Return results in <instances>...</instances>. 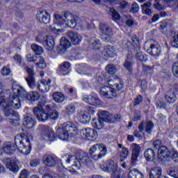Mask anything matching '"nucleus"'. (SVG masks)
Returning a JSON list of instances; mask_svg holds the SVG:
<instances>
[{
    "instance_id": "42",
    "label": "nucleus",
    "mask_w": 178,
    "mask_h": 178,
    "mask_svg": "<svg viewBox=\"0 0 178 178\" xmlns=\"http://www.w3.org/2000/svg\"><path fill=\"white\" fill-rule=\"evenodd\" d=\"M142 12L144 15L151 16V15H152V11H151V3H145L142 6Z\"/></svg>"
},
{
    "instance_id": "36",
    "label": "nucleus",
    "mask_w": 178,
    "mask_h": 178,
    "mask_svg": "<svg viewBox=\"0 0 178 178\" xmlns=\"http://www.w3.org/2000/svg\"><path fill=\"white\" fill-rule=\"evenodd\" d=\"M0 94H1L0 98L2 97L3 101H6V99H9V95H13V94L10 95V90H5L3 88V85L1 82H0Z\"/></svg>"
},
{
    "instance_id": "63",
    "label": "nucleus",
    "mask_w": 178,
    "mask_h": 178,
    "mask_svg": "<svg viewBox=\"0 0 178 178\" xmlns=\"http://www.w3.org/2000/svg\"><path fill=\"white\" fill-rule=\"evenodd\" d=\"M40 165V159H33L30 161V166L35 168Z\"/></svg>"
},
{
    "instance_id": "55",
    "label": "nucleus",
    "mask_w": 178,
    "mask_h": 178,
    "mask_svg": "<svg viewBox=\"0 0 178 178\" xmlns=\"http://www.w3.org/2000/svg\"><path fill=\"white\" fill-rule=\"evenodd\" d=\"M172 70L174 76H175V77H178V62L173 63Z\"/></svg>"
},
{
    "instance_id": "24",
    "label": "nucleus",
    "mask_w": 178,
    "mask_h": 178,
    "mask_svg": "<svg viewBox=\"0 0 178 178\" xmlns=\"http://www.w3.org/2000/svg\"><path fill=\"white\" fill-rule=\"evenodd\" d=\"M72 47V43L70 41L66 38H62L60 40V47H58V51L62 52V54H65L66 52V49H69Z\"/></svg>"
},
{
    "instance_id": "18",
    "label": "nucleus",
    "mask_w": 178,
    "mask_h": 178,
    "mask_svg": "<svg viewBox=\"0 0 178 178\" xmlns=\"http://www.w3.org/2000/svg\"><path fill=\"white\" fill-rule=\"evenodd\" d=\"M99 119L103 122H106L107 123H114L115 120L113 119V115L109 113L108 111L100 110L98 111Z\"/></svg>"
},
{
    "instance_id": "45",
    "label": "nucleus",
    "mask_w": 178,
    "mask_h": 178,
    "mask_svg": "<svg viewBox=\"0 0 178 178\" xmlns=\"http://www.w3.org/2000/svg\"><path fill=\"white\" fill-rule=\"evenodd\" d=\"M31 48L36 55H41L42 52H44V49H42V47L37 44H33L31 46Z\"/></svg>"
},
{
    "instance_id": "62",
    "label": "nucleus",
    "mask_w": 178,
    "mask_h": 178,
    "mask_svg": "<svg viewBox=\"0 0 178 178\" xmlns=\"http://www.w3.org/2000/svg\"><path fill=\"white\" fill-rule=\"evenodd\" d=\"M14 60L17 63V65H22V56L19 54H15L14 56Z\"/></svg>"
},
{
    "instance_id": "44",
    "label": "nucleus",
    "mask_w": 178,
    "mask_h": 178,
    "mask_svg": "<svg viewBox=\"0 0 178 178\" xmlns=\"http://www.w3.org/2000/svg\"><path fill=\"white\" fill-rule=\"evenodd\" d=\"M172 27V25L166 22H161L160 24V30L161 33L163 34H166L168 33V30Z\"/></svg>"
},
{
    "instance_id": "23",
    "label": "nucleus",
    "mask_w": 178,
    "mask_h": 178,
    "mask_svg": "<svg viewBox=\"0 0 178 178\" xmlns=\"http://www.w3.org/2000/svg\"><path fill=\"white\" fill-rule=\"evenodd\" d=\"M43 163L49 168L56 166V159L51 155L46 154L42 157Z\"/></svg>"
},
{
    "instance_id": "43",
    "label": "nucleus",
    "mask_w": 178,
    "mask_h": 178,
    "mask_svg": "<svg viewBox=\"0 0 178 178\" xmlns=\"http://www.w3.org/2000/svg\"><path fill=\"white\" fill-rule=\"evenodd\" d=\"M144 155L147 161H154V158H155V152L152 149H147L145 150Z\"/></svg>"
},
{
    "instance_id": "47",
    "label": "nucleus",
    "mask_w": 178,
    "mask_h": 178,
    "mask_svg": "<svg viewBox=\"0 0 178 178\" xmlns=\"http://www.w3.org/2000/svg\"><path fill=\"white\" fill-rule=\"evenodd\" d=\"M127 155H129V149L127 147H123V149H122L120 154V161L123 162L127 158Z\"/></svg>"
},
{
    "instance_id": "19",
    "label": "nucleus",
    "mask_w": 178,
    "mask_h": 178,
    "mask_svg": "<svg viewBox=\"0 0 178 178\" xmlns=\"http://www.w3.org/2000/svg\"><path fill=\"white\" fill-rule=\"evenodd\" d=\"M36 19L40 23L48 24L51 22V15L46 11H40L36 14Z\"/></svg>"
},
{
    "instance_id": "22",
    "label": "nucleus",
    "mask_w": 178,
    "mask_h": 178,
    "mask_svg": "<svg viewBox=\"0 0 178 178\" xmlns=\"http://www.w3.org/2000/svg\"><path fill=\"white\" fill-rule=\"evenodd\" d=\"M77 72L79 74H85V76H91L94 71L91 67H88L86 64H82L79 65L77 68Z\"/></svg>"
},
{
    "instance_id": "12",
    "label": "nucleus",
    "mask_w": 178,
    "mask_h": 178,
    "mask_svg": "<svg viewBox=\"0 0 178 178\" xmlns=\"http://www.w3.org/2000/svg\"><path fill=\"white\" fill-rule=\"evenodd\" d=\"M80 136L83 138V140L94 141V140H97L98 133L97 131L91 128L83 129L80 131Z\"/></svg>"
},
{
    "instance_id": "28",
    "label": "nucleus",
    "mask_w": 178,
    "mask_h": 178,
    "mask_svg": "<svg viewBox=\"0 0 178 178\" xmlns=\"http://www.w3.org/2000/svg\"><path fill=\"white\" fill-rule=\"evenodd\" d=\"M116 52H118V49L115 48L113 46H106L104 47V55L106 58H113L116 56Z\"/></svg>"
},
{
    "instance_id": "48",
    "label": "nucleus",
    "mask_w": 178,
    "mask_h": 178,
    "mask_svg": "<svg viewBox=\"0 0 178 178\" xmlns=\"http://www.w3.org/2000/svg\"><path fill=\"white\" fill-rule=\"evenodd\" d=\"M76 111V106L74 104H70L65 107V113L67 115H73Z\"/></svg>"
},
{
    "instance_id": "3",
    "label": "nucleus",
    "mask_w": 178,
    "mask_h": 178,
    "mask_svg": "<svg viewBox=\"0 0 178 178\" xmlns=\"http://www.w3.org/2000/svg\"><path fill=\"white\" fill-rule=\"evenodd\" d=\"M3 97H0V105L4 106L3 111L6 118L10 119L11 118H17V112L15 111L14 109H20L22 108V102L19 98L15 96L13 93V95H9L8 99L3 100Z\"/></svg>"
},
{
    "instance_id": "15",
    "label": "nucleus",
    "mask_w": 178,
    "mask_h": 178,
    "mask_svg": "<svg viewBox=\"0 0 178 178\" xmlns=\"http://www.w3.org/2000/svg\"><path fill=\"white\" fill-rule=\"evenodd\" d=\"M33 115L37 118L40 122H45L48 120V113L45 112L42 106L38 105L33 108Z\"/></svg>"
},
{
    "instance_id": "64",
    "label": "nucleus",
    "mask_w": 178,
    "mask_h": 178,
    "mask_svg": "<svg viewBox=\"0 0 178 178\" xmlns=\"http://www.w3.org/2000/svg\"><path fill=\"white\" fill-rule=\"evenodd\" d=\"M170 158H172V159H175V161H178V153L177 151H172L170 152Z\"/></svg>"
},
{
    "instance_id": "1",
    "label": "nucleus",
    "mask_w": 178,
    "mask_h": 178,
    "mask_svg": "<svg viewBox=\"0 0 178 178\" xmlns=\"http://www.w3.org/2000/svg\"><path fill=\"white\" fill-rule=\"evenodd\" d=\"M31 141H33V136L29 135L26 138H22L20 136H17L15 138V143L13 142H6L3 145L0 147V155L6 154L9 155L15 151L16 148L24 155H29L31 152Z\"/></svg>"
},
{
    "instance_id": "57",
    "label": "nucleus",
    "mask_w": 178,
    "mask_h": 178,
    "mask_svg": "<svg viewBox=\"0 0 178 178\" xmlns=\"http://www.w3.org/2000/svg\"><path fill=\"white\" fill-rule=\"evenodd\" d=\"M38 56H31V54L26 55V58L28 62H33V63H35L37 62V58Z\"/></svg>"
},
{
    "instance_id": "46",
    "label": "nucleus",
    "mask_w": 178,
    "mask_h": 178,
    "mask_svg": "<svg viewBox=\"0 0 178 178\" xmlns=\"http://www.w3.org/2000/svg\"><path fill=\"white\" fill-rule=\"evenodd\" d=\"M8 123L13 126H19L20 123V116L17 114V117H12L8 119Z\"/></svg>"
},
{
    "instance_id": "20",
    "label": "nucleus",
    "mask_w": 178,
    "mask_h": 178,
    "mask_svg": "<svg viewBox=\"0 0 178 178\" xmlns=\"http://www.w3.org/2000/svg\"><path fill=\"white\" fill-rule=\"evenodd\" d=\"M83 102H86V104H89L90 105H92V106H99V105H101V100H99L97 96L85 95L83 97Z\"/></svg>"
},
{
    "instance_id": "37",
    "label": "nucleus",
    "mask_w": 178,
    "mask_h": 178,
    "mask_svg": "<svg viewBox=\"0 0 178 178\" xmlns=\"http://www.w3.org/2000/svg\"><path fill=\"white\" fill-rule=\"evenodd\" d=\"M35 65L38 69L41 70L45 69V67H47V63L45 62V60H44V57L41 56H38Z\"/></svg>"
},
{
    "instance_id": "4",
    "label": "nucleus",
    "mask_w": 178,
    "mask_h": 178,
    "mask_svg": "<svg viewBox=\"0 0 178 178\" xmlns=\"http://www.w3.org/2000/svg\"><path fill=\"white\" fill-rule=\"evenodd\" d=\"M82 163H86V165L88 163V156H84L80 158L79 160L74 156L65 154L61 159V165L63 168L67 165H71L68 170V172L71 173H76L77 170H80Z\"/></svg>"
},
{
    "instance_id": "26",
    "label": "nucleus",
    "mask_w": 178,
    "mask_h": 178,
    "mask_svg": "<svg viewBox=\"0 0 178 178\" xmlns=\"http://www.w3.org/2000/svg\"><path fill=\"white\" fill-rule=\"evenodd\" d=\"M164 98L165 101L168 102V104H175L176 100L177 99V97H176V92H175V89H171L165 95Z\"/></svg>"
},
{
    "instance_id": "6",
    "label": "nucleus",
    "mask_w": 178,
    "mask_h": 178,
    "mask_svg": "<svg viewBox=\"0 0 178 178\" xmlns=\"http://www.w3.org/2000/svg\"><path fill=\"white\" fill-rule=\"evenodd\" d=\"M79 17L72 15V13L67 12L64 13L63 17L56 14L54 15V23L58 27H70V29H75L79 22Z\"/></svg>"
},
{
    "instance_id": "27",
    "label": "nucleus",
    "mask_w": 178,
    "mask_h": 178,
    "mask_svg": "<svg viewBox=\"0 0 178 178\" xmlns=\"http://www.w3.org/2000/svg\"><path fill=\"white\" fill-rule=\"evenodd\" d=\"M43 45L46 47L47 49L49 51H52L55 47V40L52 36H46L43 41Z\"/></svg>"
},
{
    "instance_id": "13",
    "label": "nucleus",
    "mask_w": 178,
    "mask_h": 178,
    "mask_svg": "<svg viewBox=\"0 0 178 178\" xmlns=\"http://www.w3.org/2000/svg\"><path fill=\"white\" fill-rule=\"evenodd\" d=\"M94 113H95V108L90 106L86 110L80 112L79 119L82 123H90L91 115H94Z\"/></svg>"
},
{
    "instance_id": "53",
    "label": "nucleus",
    "mask_w": 178,
    "mask_h": 178,
    "mask_svg": "<svg viewBox=\"0 0 178 178\" xmlns=\"http://www.w3.org/2000/svg\"><path fill=\"white\" fill-rule=\"evenodd\" d=\"M154 127V123L151 121H148L146 122V125L145 127V129L146 130V132L147 134H151L152 131V128Z\"/></svg>"
},
{
    "instance_id": "38",
    "label": "nucleus",
    "mask_w": 178,
    "mask_h": 178,
    "mask_svg": "<svg viewBox=\"0 0 178 178\" xmlns=\"http://www.w3.org/2000/svg\"><path fill=\"white\" fill-rule=\"evenodd\" d=\"M53 99L57 104H62L65 101V95L62 92H56L53 94Z\"/></svg>"
},
{
    "instance_id": "49",
    "label": "nucleus",
    "mask_w": 178,
    "mask_h": 178,
    "mask_svg": "<svg viewBox=\"0 0 178 178\" xmlns=\"http://www.w3.org/2000/svg\"><path fill=\"white\" fill-rule=\"evenodd\" d=\"M106 72H107V73L109 74H115V73L118 72V69L113 64H110L106 67Z\"/></svg>"
},
{
    "instance_id": "14",
    "label": "nucleus",
    "mask_w": 178,
    "mask_h": 178,
    "mask_svg": "<svg viewBox=\"0 0 178 178\" xmlns=\"http://www.w3.org/2000/svg\"><path fill=\"white\" fill-rule=\"evenodd\" d=\"M131 149L132 151L131 158V165L136 166L137 161H138V156H140V152L141 151V147L137 143H132L131 145Z\"/></svg>"
},
{
    "instance_id": "10",
    "label": "nucleus",
    "mask_w": 178,
    "mask_h": 178,
    "mask_svg": "<svg viewBox=\"0 0 178 178\" xmlns=\"http://www.w3.org/2000/svg\"><path fill=\"white\" fill-rule=\"evenodd\" d=\"M106 146L104 144L93 145L89 149V158L93 161H99L106 155Z\"/></svg>"
},
{
    "instance_id": "31",
    "label": "nucleus",
    "mask_w": 178,
    "mask_h": 178,
    "mask_svg": "<svg viewBox=\"0 0 178 178\" xmlns=\"http://www.w3.org/2000/svg\"><path fill=\"white\" fill-rule=\"evenodd\" d=\"M88 46L92 49H99L101 48V41L95 37L90 38L88 40Z\"/></svg>"
},
{
    "instance_id": "52",
    "label": "nucleus",
    "mask_w": 178,
    "mask_h": 178,
    "mask_svg": "<svg viewBox=\"0 0 178 178\" xmlns=\"http://www.w3.org/2000/svg\"><path fill=\"white\" fill-rule=\"evenodd\" d=\"M171 45L175 47V48H178V32L175 33L171 38Z\"/></svg>"
},
{
    "instance_id": "35",
    "label": "nucleus",
    "mask_w": 178,
    "mask_h": 178,
    "mask_svg": "<svg viewBox=\"0 0 178 178\" xmlns=\"http://www.w3.org/2000/svg\"><path fill=\"white\" fill-rule=\"evenodd\" d=\"M150 178H160L162 177V168L160 167H156L152 168L149 172Z\"/></svg>"
},
{
    "instance_id": "41",
    "label": "nucleus",
    "mask_w": 178,
    "mask_h": 178,
    "mask_svg": "<svg viewBox=\"0 0 178 178\" xmlns=\"http://www.w3.org/2000/svg\"><path fill=\"white\" fill-rule=\"evenodd\" d=\"M131 55H128L124 63V67H125L127 70H129V72L133 70V62L131 61Z\"/></svg>"
},
{
    "instance_id": "29",
    "label": "nucleus",
    "mask_w": 178,
    "mask_h": 178,
    "mask_svg": "<svg viewBox=\"0 0 178 178\" xmlns=\"http://www.w3.org/2000/svg\"><path fill=\"white\" fill-rule=\"evenodd\" d=\"M54 104H51L46 106L48 119L55 120V119H58V117L59 116L58 111H56V110H52V108H54Z\"/></svg>"
},
{
    "instance_id": "61",
    "label": "nucleus",
    "mask_w": 178,
    "mask_h": 178,
    "mask_svg": "<svg viewBox=\"0 0 178 178\" xmlns=\"http://www.w3.org/2000/svg\"><path fill=\"white\" fill-rule=\"evenodd\" d=\"M140 10V8L138 7V4L137 3H133L131 12L132 13H137Z\"/></svg>"
},
{
    "instance_id": "11",
    "label": "nucleus",
    "mask_w": 178,
    "mask_h": 178,
    "mask_svg": "<svg viewBox=\"0 0 178 178\" xmlns=\"http://www.w3.org/2000/svg\"><path fill=\"white\" fill-rule=\"evenodd\" d=\"M36 131L37 133H41L42 138H44L46 141H55L56 140L55 131H54V129L51 127L40 125Z\"/></svg>"
},
{
    "instance_id": "54",
    "label": "nucleus",
    "mask_w": 178,
    "mask_h": 178,
    "mask_svg": "<svg viewBox=\"0 0 178 178\" xmlns=\"http://www.w3.org/2000/svg\"><path fill=\"white\" fill-rule=\"evenodd\" d=\"M96 79L99 82V84H102L105 80H106V73H102L100 75H98L96 77Z\"/></svg>"
},
{
    "instance_id": "59",
    "label": "nucleus",
    "mask_w": 178,
    "mask_h": 178,
    "mask_svg": "<svg viewBox=\"0 0 178 178\" xmlns=\"http://www.w3.org/2000/svg\"><path fill=\"white\" fill-rule=\"evenodd\" d=\"M29 175H30V172H29V170L24 169L22 170L19 175V178H27L29 177Z\"/></svg>"
},
{
    "instance_id": "25",
    "label": "nucleus",
    "mask_w": 178,
    "mask_h": 178,
    "mask_svg": "<svg viewBox=\"0 0 178 178\" xmlns=\"http://www.w3.org/2000/svg\"><path fill=\"white\" fill-rule=\"evenodd\" d=\"M68 36L71 42H72L74 45H79V44H80L83 40V36L77 33L70 32Z\"/></svg>"
},
{
    "instance_id": "56",
    "label": "nucleus",
    "mask_w": 178,
    "mask_h": 178,
    "mask_svg": "<svg viewBox=\"0 0 178 178\" xmlns=\"http://www.w3.org/2000/svg\"><path fill=\"white\" fill-rule=\"evenodd\" d=\"M168 173L172 177L178 178V168H175L174 170H168Z\"/></svg>"
},
{
    "instance_id": "17",
    "label": "nucleus",
    "mask_w": 178,
    "mask_h": 178,
    "mask_svg": "<svg viewBox=\"0 0 178 178\" xmlns=\"http://www.w3.org/2000/svg\"><path fill=\"white\" fill-rule=\"evenodd\" d=\"M99 29L103 37L105 38L106 40L111 38V37L113 35V29H112V28L108 24H100Z\"/></svg>"
},
{
    "instance_id": "8",
    "label": "nucleus",
    "mask_w": 178,
    "mask_h": 178,
    "mask_svg": "<svg viewBox=\"0 0 178 178\" xmlns=\"http://www.w3.org/2000/svg\"><path fill=\"white\" fill-rule=\"evenodd\" d=\"M132 43L129 40H124L122 42V45L124 48L130 49V48H134L136 49L137 52L136 54V58L140 62H145L147 60V55L143 53V51H140V41L138 40V38L136 35H134L131 38Z\"/></svg>"
},
{
    "instance_id": "60",
    "label": "nucleus",
    "mask_w": 178,
    "mask_h": 178,
    "mask_svg": "<svg viewBox=\"0 0 178 178\" xmlns=\"http://www.w3.org/2000/svg\"><path fill=\"white\" fill-rule=\"evenodd\" d=\"M10 73V70L9 69V67H3L1 69V74L3 76H9Z\"/></svg>"
},
{
    "instance_id": "32",
    "label": "nucleus",
    "mask_w": 178,
    "mask_h": 178,
    "mask_svg": "<svg viewBox=\"0 0 178 178\" xmlns=\"http://www.w3.org/2000/svg\"><path fill=\"white\" fill-rule=\"evenodd\" d=\"M37 122L31 118L30 115H26L24 117V126L26 129H33L35 126Z\"/></svg>"
},
{
    "instance_id": "16",
    "label": "nucleus",
    "mask_w": 178,
    "mask_h": 178,
    "mask_svg": "<svg viewBox=\"0 0 178 178\" xmlns=\"http://www.w3.org/2000/svg\"><path fill=\"white\" fill-rule=\"evenodd\" d=\"M26 72L28 73V77L26 78V81L29 88L33 90L37 86V82H35V78H34V71L33 68L26 67Z\"/></svg>"
},
{
    "instance_id": "51",
    "label": "nucleus",
    "mask_w": 178,
    "mask_h": 178,
    "mask_svg": "<svg viewBox=\"0 0 178 178\" xmlns=\"http://www.w3.org/2000/svg\"><path fill=\"white\" fill-rule=\"evenodd\" d=\"M110 13L113 17V20L114 22H118V20L120 19V15H119V13L116 11L114 8H111L110 9Z\"/></svg>"
},
{
    "instance_id": "30",
    "label": "nucleus",
    "mask_w": 178,
    "mask_h": 178,
    "mask_svg": "<svg viewBox=\"0 0 178 178\" xmlns=\"http://www.w3.org/2000/svg\"><path fill=\"white\" fill-rule=\"evenodd\" d=\"M147 54L152 56H159L161 54V46L159 44H151L150 48L147 49Z\"/></svg>"
},
{
    "instance_id": "5",
    "label": "nucleus",
    "mask_w": 178,
    "mask_h": 178,
    "mask_svg": "<svg viewBox=\"0 0 178 178\" xmlns=\"http://www.w3.org/2000/svg\"><path fill=\"white\" fill-rule=\"evenodd\" d=\"M77 126L72 122H67L59 125L56 131V137L59 140L66 141L69 136H76L77 134Z\"/></svg>"
},
{
    "instance_id": "2",
    "label": "nucleus",
    "mask_w": 178,
    "mask_h": 178,
    "mask_svg": "<svg viewBox=\"0 0 178 178\" xmlns=\"http://www.w3.org/2000/svg\"><path fill=\"white\" fill-rule=\"evenodd\" d=\"M109 86H102L99 90L100 95L105 98L113 99L118 97V92L123 88V81L116 76H110L107 79Z\"/></svg>"
},
{
    "instance_id": "50",
    "label": "nucleus",
    "mask_w": 178,
    "mask_h": 178,
    "mask_svg": "<svg viewBox=\"0 0 178 178\" xmlns=\"http://www.w3.org/2000/svg\"><path fill=\"white\" fill-rule=\"evenodd\" d=\"M60 71L62 72H67L70 69V63L67 61H65L59 65Z\"/></svg>"
},
{
    "instance_id": "39",
    "label": "nucleus",
    "mask_w": 178,
    "mask_h": 178,
    "mask_svg": "<svg viewBox=\"0 0 178 178\" xmlns=\"http://www.w3.org/2000/svg\"><path fill=\"white\" fill-rule=\"evenodd\" d=\"M128 178H144L143 173L136 169L131 170L128 174Z\"/></svg>"
},
{
    "instance_id": "33",
    "label": "nucleus",
    "mask_w": 178,
    "mask_h": 178,
    "mask_svg": "<svg viewBox=\"0 0 178 178\" xmlns=\"http://www.w3.org/2000/svg\"><path fill=\"white\" fill-rule=\"evenodd\" d=\"M158 156L160 159L169 158L170 156V152H169L165 146H161L158 150Z\"/></svg>"
},
{
    "instance_id": "9",
    "label": "nucleus",
    "mask_w": 178,
    "mask_h": 178,
    "mask_svg": "<svg viewBox=\"0 0 178 178\" xmlns=\"http://www.w3.org/2000/svg\"><path fill=\"white\" fill-rule=\"evenodd\" d=\"M100 168L102 170L111 173L112 177L113 178L123 177V171H122V170H118V163L113 161V160L102 162L100 165Z\"/></svg>"
},
{
    "instance_id": "21",
    "label": "nucleus",
    "mask_w": 178,
    "mask_h": 178,
    "mask_svg": "<svg viewBox=\"0 0 178 178\" xmlns=\"http://www.w3.org/2000/svg\"><path fill=\"white\" fill-rule=\"evenodd\" d=\"M49 84H51V79L48 81L45 79L40 80L38 82V89L43 94L49 91Z\"/></svg>"
},
{
    "instance_id": "58",
    "label": "nucleus",
    "mask_w": 178,
    "mask_h": 178,
    "mask_svg": "<svg viewBox=\"0 0 178 178\" xmlns=\"http://www.w3.org/2000/svg\"><path fill=\"white\" fill-rule=\"evenodd\" d=\"M143 72L146 73V74H152L154 72V68L149 66L145 65L143 66Z\"/></svg>"
},
{
    "instance_id": "34",
    "label": "nucleus",
    "mask_w": 178,
    "mask_h": 178,
    "mask_svg": "<svg viewBox=\"0 0 178 178\" xmlns=\"http://www.w3.org/2000/svg\"><path fill=\"white\" fill-rule=\"evenodd\" d=\"M7 169H9L11 172L14 173H17L19 172V165H17V161L9 160L6 164Z\"/></svg>"
},
{
    "instance_id": "7",
    "label": "nucleus",
    "mask_w": 178,
    "mask_h": 178,
    "mask_svg": "<svg viewBox=\"0 0 178 178\" xmlns=\"http://www.w3.org/2000/svg\"><path fill=\"white\" fill-rule=\"evenodd\" d=\"M13 92L15 97L20 98H27L29 101H38L40 99V93L37 91H31L27 93V91L20 88L19 85H16V82L13 83Z\"/></svg>"
},
{
    "instance_id": "40",
    "label": "nucleus",
    "mask_w": 178,
    "mask_h": 178,
    "mask_svg": "<svg viewBox=\"0 0 178 178\" xmlns=\"http://www.w3.org/2000/svg\"><path fill=\"white\" fill-rule=\"evenodd\" d=\"M92 126L95 129H97V130H101V129H102V127H104V122L100 118L93 119L92 121Z\"/></svg>"
}]
</instances>
